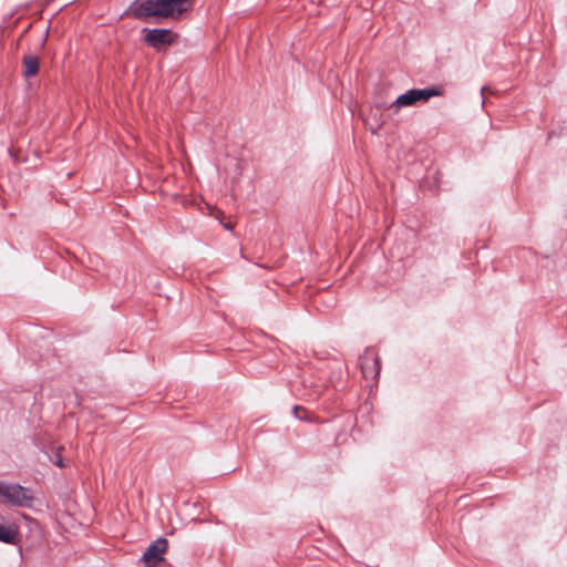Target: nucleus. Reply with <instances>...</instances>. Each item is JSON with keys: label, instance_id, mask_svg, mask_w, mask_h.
<instances>
[{"label": "nucleus", "instance_id": "f03ea898", "mask_svg": "<svg viewBox=\"0 0 567 567\" xmlns=\"http://www.w3.org/2000/svg\"><path fill=\"white\" fill-rule=\"evenodd\" d=\"M443 94V90L440 86H427L423 89H410L406 92L400 94L393 102L391 103H381L378 104L379 109H393L394 113H398L403 107L416 106L421 103L429 102L432 97L441 96Z\"/></svg>", "mask_w": 567, "mask_h": 567}, {"label": "nucleus", "instance_id": "2eb2a0df", "mask_svg": "<svg viewBox=\"0 0 567 567\" xmlns=\"http://www.w3.org/2000/svg\"><path fill=\"white\" fill-rule=\"evenodd\" d=\"M37 68H38V69L40 68V62H39V61H38Z\"/></svg>", "mask_w": 567, "mask_h": 567}, {"label": "nucleus", "instance_id": "20e7f679", "mask_svg": "<svg viewBox=\"0 0 567 567\" xmlns=\"http://www.w3.org/2000/svg\"><path fill=\"white\" fill-rule=\"evenodd\" d=\"M32 495L20 485L6 484L0 482V502L12 505H29Z\"/></svg>", "mask_w": 567, "mask_h": 567}, {"label": "nucleus", "instance_id": "4468645a", "mask_svg": "<svg viewBox=\"0 0 567 567\" xmlns=\"http://www.w3.org/2000/svg\"><path fill=\"white\" fill-rule=\"evenodd\" d=\"M485 90H486V87H485V86H483V87L481 89V94H482V96H484V92H485Z\"/></svg>", "mask_w": 567, "mask_h": 567}, {"label": "nucleus", "instance_id": "f8f14e48", "mask_svg": "<svg viewBox=\"0 0 567 567\" xmlns=\"http://www.w3.org/2000/svg\"><path fill=\"white\" fill-rule=\"evenodd\" d=\"M381 125H378L375 128H371L372 134H378Z\"/></svg>", "mask_w": 567, "mask_h": 567}, {"label": "nucleus", "instance_id": "ddd939ff", "mask_svg": "<svg viewBox=\"0 0 567 567\" xmlns=\"http://www.w3.org/2000/svg\"><path fill=\"white\" fill-rule=\"evenodd\" d=\"M224 227L227 230H231L233 229V226L230 224H225Z\"/></svg>", "mask_w": 567, "mask_h": 567}, {"label": "nucleus", "instance_id": "423d86ee", "mask_svg": "<svg viewBox=\"0 0 567 567\" xmlns=\"http://www.w3.org/2000/svg\"><path fill=\"white\" fill-rule=\"evenodd\" d=\"M359 364L365 379H378L381 372V360L373 349H365L364 353L359 357Z\"/></svg>", "mask_w": 567, "mask_h": 567}, {"label": "nucleus", "instance_id": "0eeeda50", "mask_svg": "<svg viewBox=\"0 0 567 567\" xmlns=\"http://www.w3.org/2000/svg\"><path fill=\"white\" fill-rule=\"evenodd\" d=\"M63 449L62 445L55 444L41 446L38 453V462L42 464L51 463L58 467L64 468L66 463L61 454Z\"/></svg>", "mask_w": 567, "mask_h": 567}, {"label": "nucleus", "instance_id": "1a4fd4ad", "mask_svg": "<svg viewBox=\"0 0 567 567\" xmlns=\"http://www.w3.org/2000/svg\"><path fill=\"white\" fill-rule=\"evenodd\" d=\"M23 63L25 66L24 76L27 81H29L32 76L35 75V58L32 55H25Z\"/></svg>", "mask_w": 567, "mask_h": 567}, {"label": "nucleus", "instance_id": "39448f33", "mask_svg": "<svg viewBox=\"0 0 567 567\" xmlns=\"http://www.w3.org/2000/svg\"><path fill=\"white\" fill-rule=\"evenodd\" d=\"M167 546L168 542L165 537H158L156 540L152 542L141 558L145 567H158V565L165 560L164 553Z\"/></svg>", "mask_w": 567, "mask_h": 567}, {"label": "nucleus", "instance_id": "f257e3e1", "mask_svg": "<svg viewBox=\"0 0 567 567\" xmlns=\"http://www.w3.org/2000/svg\"><path fill=\"white\" fill-rule=\"evenodd\" d=\"M195 4V0H134L127 12L137 20L156 21L167 19H179L189 12Z\"/></svg>", "mask_w": 567, "mask_h": 567}, {"label": "nucleus", "instance_id": "9d476101", "mask_svg": "<svg viewBox=\"0 0 567 567\" xmlns=\"http://www.w3.org/2000/svg\"><path fill=\"white\" fill-rule=\"evenodd\" d=\"M292 414L297 420L305 421L308 423L312 422V415L310 414V412L300 405L292 406Z\"/></svg>", "mask_w": 567, "mask_h": 567}, {"label": "nucleus", "instance_id": "6e6552de", "mask_svg": "<svg viewBox=\"0 0 567 567\" xmlns=\"http://www.w3.org/2000/svg\"><path fill=\"white\" fill-rule=\"evenodd\" d=\"M16 538V529L11 525L2 523L0 518V540L3 543H13Z\"/></svg>", "mask_w": 567, "mask_h": 567}, {"label": "nucleus", "instance_id": "9b49d317", "mask_svg": "<svg viewBox=\"0 0 567 567\" xmlns=\"http://www.w3.org/2000/svg\"><path fill=\"white\" fill-rule=\"evenodd\" d=\"M48 33H49V25H47V27H45V30H44V37H43V39H42V42H43V43L47 41Z\"/></svg>", "mask_w": 567, "mask_h": 567}, {"label": "nucleus", "instance_id": "7ed1b4c3", "mask_svg": "<svg viewBox=\"0 0 567 567\" xmlns=\"http://www.w3.org/2000/svg\"><path fill=\"white\" fill-rule=\"evenodd\" d=\"M141 32L143 42L157 52L174 45L179 38L178 33L166 28H143Z\"/></svg>", "mask_w": 567, "mask_h": 567}]
</instances>
